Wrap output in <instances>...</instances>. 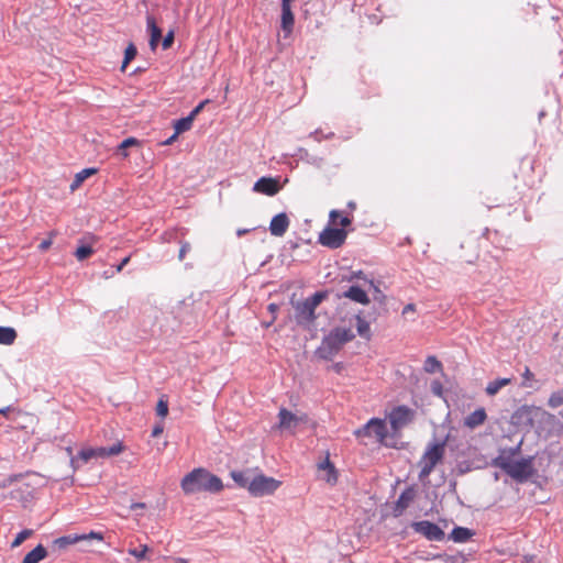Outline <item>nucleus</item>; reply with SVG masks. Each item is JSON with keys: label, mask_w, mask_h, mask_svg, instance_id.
Returning a JSON list of instances; mask_svg holds the SVG:
<instances>
[{"label": "nucleus", "mask_w": 563, "mask_h": 563, "mask_svg": "<svg viewBox=\"0 0 563 563\" xmlns=\"http://www.w3.org/2000/svg\"><path fill=\"white\" fill-rule=\"evenodd\" d=\"M178 135L179 134H176V131H175L174 134L170 137H168L163 144L164 145L173 144L176 141V139L178 137Z\"/></svg>", "instance_id": "obj_47"}, {"label": "nucleus", "mask_w": 563, "mask_h": 563, "mask_svg": "<svg viewBox=\"0 0 563 563\" xmlns=\"http://www.w3.org/2000/svg\"><path fill=\"white\" fill-rule=\"evenodd\" d=\"M124 450V446L121 441H117L110 448H86L82 449L78 453V459H80L84 462H88L91 459H106L110 456H115L122 453Z\"/></svg>", "instance_id": "obj_8"}, {"label": "nucleus", "mask_w": 563, "mask_h": 563, "mask_svg": "<svg viewBox=\"0 0 563 563\" xmlns=\"http://www.w3.org/2000/svg\"><path fill=\"white\" fill-rule=\"evenodd\" d=\"M147 30L150 32V46L154 51L162 37V30L157 26L155 18L147 15L146 18Z\"/></svg>", "instance_id": "obj_18"}, {"label": "nucleus", "mask_w": 563, "mask_h": 563, "mask_svg": "<svg viewBox=\"0 0 563 563\" xmlns=\"http://www.w3.org/2000/svg\"><path fill=\"white\" fill-rule=\"evenodd\" d=\"M527 563H530L533 560V556H525Z\"/></svg>", "instance_id": "obj_56"}, {"label": "nucleus", "mask_w": 563, "mask_h": 563, "mask_svg": "<svg viewBox=\"0 0 563 563\" xmlns=\"http://www.w3.org/2000/svg\"><path fill=\"white\" fill-rule=\"evenodd\" d=\"M415 311H416V306L413 303H408L404 307L402 314H407L409 312H415Z\"/></svg>", "instance_id": "obj_45"}, {"label": "nucleus", "mask_w": 563, "mask_h": 563, "mask_svg": "<svg viewBox=\"0 0 563 563\" xmlns=\"http://www.w3.org/2000/svg\"><path fill=\"white\" fill-rule=\"evenodd\" d=\"M355 338L349 328L333 329L322 341L318 352L322 358H332L341 347Z\"/></svg>", "instance_id": "obj_3"}, {"label": "nucleus", "mask_w": 563, "mask_h": 563, "mask_svg": "<svg viewBox=\"0 0 563 563\" xmlns=\"http://www.w3.org/2000/svg\"><path fill=\"white\" fill-rule=\"evenodd\" d=\"M346 235L344 229L327 228L320 233L319 242L323 246L338 249L345 242Z\"/></svg>", "instance_id": "obj_10"}, {"label": "nucleus", "mask_w": 563, "mask_h": 563, "mask_svg": "<svg viewBox=\"0 0 563 563\" xmlns=\"http://www.w3.org/2000/svg\"><path fill=\"white\" fill-rule=\"evenodd\" d=\"M173 43H174V32H173V31H169V32L165 35V37H164V40H163V43H162L163 48H164V49L169 48V47L173 45Z\"/></svg>", "instance_id": "obj_41"}, {"label": "nucleus", "mask_w": 563, "mask_h": 563, "mask_svg": "<svg viewBox=\"0 0 563 563\" xmlns=\"http://www.w3.org/2000/svg\"><path fill=\"white\" fill-rule=\"evenodd\" d=\"M486 419L487 415L485 409L478 408L465 418L464 426L470 429H475L476 427L482 426Z\"/></svg>", "instance_id": "obj_19"}, {"label": "nucleus", "mask_w": 563, "mask_h": 563, "mask_svg": "<svg viewBox=\"0 0 563 563\" xmlns=\"http://www.w3.org/2000/svg\"><path fill=\"white\" fill-rule=\"evenodd\" d=\"M510 378H499L494 382L488 383L486 387V393L490 396L496 395L504 386L510 384Z\"/></svg>", "instance_id": "obj_29"}, {"label": "nucleus", "mask_w": 563, "mask_h": 563, "mask_svg": "<svg viewBox=\"0 0 563 563\" xmlns=\"http://www.w3.org/2000/svg\"><path fill=\"white\" fill-rule=\"evenodd\" d=\"M523 377L526 379H531L533 377V374L531 373V371L527 367L525 373H523Z\"/></svg>", "instance_id": "obj_49"}, {"label": "nucleus", "mask_w": 563, "mask_h": 563, "mask_svg": "<svg viewBox=\"0 0 563 563\" xmlns=\"http://www.w3.org/2000/svg\"><path fill=\"white\" fill-rule=\"evenodd\" d=\"M444 454L443 444H432L430 445L424 454L422 455L419 465H420V478L428 477L433 471L434 466L442 460Z\"/></svg>", "instance_id": "obj_6"}, {"label": "nucleus", "mask_w": 563, "mask_h": 563, "mask_svg": "<svg viewBox=\"0 0 563 563\" xmlns=\"http://www.w3.org/2000/svg\"><path fill=\"white\" fill-rule=\"evenodd\" d=\"M387 434L386 423L379 418H372L365 426L354 431L357 439L375 437L380 443L384 442Z\"/></svg>", "instance_id": "obj_7"}, {"label": "nucleus", "mask_w": 563, "mask_h": 563, "mask_svg": "<svg viewBox=\"0 0 563 563\" xmlns=\"http://www.w3.org/2000/svg\"><path fill=\"white\" fill-rule=\"evenodd\" d=\"M412 529L431 541H441L444 539L443 530L438 525L428 520L413 522Z\"/></svg>", "instance_id": "obj_11"}, {"label": "nucleus", "mask_w": 563, "mask_h": 563, "mask_svg": "<svg viewBox=\"0 0 563 563\" xmlns=\"http://www.w3.org/2000/svg\"><path fill=\"white\" fill-rule=\"evenodd\" d=\"M279 429L285 430H292L295 429L299 423L307 422L308 417L306 415L297 416L292 413L291 411L287 410L286 408H282L278 412Z\"/></svg>", "instance_id": "obj_12"}, {"label": "nucleus", "mask_w": 563, "mask_h": 563, "mask_svg": "<svg viewBox=\"0 0 563 563\" xmlns=\"http://www.w3.org/2000/svg\"><path fill=\"white\" fill-rule=\"evenodd\" d=\"M295 18L291 8H282V29L289 34L292 31Z\"/></svg>", "instance_id": "obj_24"}, {"label": "nucleus", "mask_w": 563, "mask_h": 563, "mask_svg": "<svg viewBox=\"0 0 563 563\" xmlns=\"http://www.w3.org/2000/svg\"><path fill=\"white\" fill-rule=\"evenodd\" d=\"M95 539L98 541L103 540V536L101 532L91 531L88 534H69L64 536L55 540V544L59 548H66L67 545L78 543L80 541Z\"/></svg>", "instance_id": "obj_14"}, {"label": "nucleus", "mask_w": 563, "mask_h": 563, "mask_svg": "<svg viewBox=\"0 0 563 563\" xmlns=\"http://www.w3.org/2000/svg\"><path fill=\"white\" fill-rule=\"evenodd\" d=\"M194 119L192 115H187L186 118H181L174 122V129L176 134H181L186 131H189L192 126Z\"/></svg>", "instance_id": "obj_28"}, {"label": "nucleus", "mask_w": 563, "mask_h": 563, "mask_svg": "<svg viewBox=\"0 0 563 563\" xmlns=\"http://www.w3.org/2000/svg\"><path fill=\"white\" fill-rule=\"evenodd\" d=\"M96 173V168H85L77 173L74 177L73 183L70 184V190L75 191L76 189H78L87 178L95 175Z\"/></svg>", "instance_id": "obj_23"}, {"label": "nucleus", "mask_w": 563, "mask_h": 563, "mask_svg": "<svg viewBox=\"0 0 563 563\" xmlns=\"http://www.w3.org/2000/svg\"><path fill=\"white\" fill-rule=\"evenodd\" d=\"M334 136L332 131L324 133L322 130H316L311 133V137H313L317 142H321L323 140H330Z\"/></svg>", "instance_id": "obj_38"}, {"label": "nucleus", "mask_w": 563, "mask_h": 563, "mask_svg": "<svg viewBox=\"0 0 563 563\" xmlns=\"http://www.w3.org/2000/svg\"><path fill=\"white\" fill-rule=\"evenodd\" d=\"M330 219L334 224L341 225L342 229L351 224V219L349 217L341 216V212L338 210H332L330 212Z\"/></svg>", "instance_id": "obj_32"}, {"label": "nucleus", "mask_w": 563, "mask_h": 563, "mask_svg": "<svg viewBox=\"0 0 563 563\" xmlns=\"http://www.w3.org/2000/svg\"><path fill=\"white\" fill-rule=\"evenodd\" d=\"M131 256L124 257L121 263L117 266V272L120 273L123 267L130 262Z\"/></svg>", "instance_id": "obj_46"}, {"label": "nucleus", "mask_w": 563, "mask_h": 563, "mask_svg": "<svg viewBox=\"0 0 563 563\" xmlns=\"http://www.w3.org/2000/svg\"><path fill=\"white\" fill-rule=\"evenodd\" d=\"M144 507H145V505L143 503H137V504L132 505L131 508L134 509V508H144Z\"/></svg>", "instance_id": "obj_54"}, {"label": "nucleus", "mask_w": 563, "mask_h": 563, "mask_svg": "<svg viewBox=\"0 0 563 563\" xmlns=\"http://www.w3.org/2000/svg\"><path fill=\"white\" fill-rule=\"evenodd\" d=\"M415 412L407 406H398L394 408L388 418L394 431H398L409 424L413 419Z\"/></svg>", "instance_id": "obj_9"}, {"label": "nucleus", "mask_w": 563, "mask_h": 563, "mask_svg": "<svg viewBox=\"0 0 563 563\" xmlns=\"http://www.w3.org/2000/svg\"><path fill=\"white\" fill-rule=\"evenodd\" d=\"M173 563H188V561L183 558H175L173 559Z\"/></svg>", "instance_id": "obj_52"}, {"label": "nucleus", "mask_w": 563, "mask_h": 563, "mask_svg": "<svg viewBox=\"0 0 563 563\" xmlns=\"http://www.w3.org/2000/svg\"><path fill=\"white\" fill-rule=\"evenodd\" d=\"M253 190L266 196H275L280 190L278 179L273 177H261L253 187Z\"/></svg>", "instance_id": "obj_13"}, {"label": "nucleus", "mask_w": 563, "mask_h": 563, "mask_svg": "<svg viewBox=\"0 0 563 563\" xmlns=\"http://www.w3.org/2000/svg\"><path fill=\"white\" fill-rule=\"evenodd\" d=\"M473 531L464 527H455L451 532V539L455 542H466L473 537Z\"/></svg>", "instance_id": "obj_25"}, {"label": "nucleus", "mask_w": 563, "mask_h": 563, "mask_svg": "<svg viewBox=\"0 0 563 563\" xmlns=\"http://www.w3.org/2000/svg\"><path fill=\"white\" fill-rule=\"evenodd\" d=\"M441 389H442V386H441V384L439 382H435V383L432 384V390L435 394L440 395L441 394Z\"/></svg>", "instance_id": "obj_48"}, {"label": "nucleus", "mask_w": 563, "mask_h": 563, "mask_svg": "<svg viewBox=\"0 0 563 563\" xmlns=\"http://www.w3.org/2000/svg\"><path fill=\"white\" fill-rule=\"evenodd\" d=\"M423 369L429 374H434L438 372H442L443 366L442 363L435 356L431 355L426 358Z\"/></svg>", "instance_id": "obj_27"}, {"label": "nucleus", "mask_w": 563, "mask_h": 563, "mask_svg": "<svg viewBox=\"0 0 563 563\" xmlns=\"http://www.w3.org/2000/svg\"><path fill=\"white\" fill-rule=\"evenodd\" d=\"M46 556L47 550L44 545L38 544L23 558L22 563H38Z\"/></svg>", "instance_id": "obj_21"}, {"label": "nucleus", "mask_w": 563, "mask_h": 563, "mask_svg": "<svg viewBox=\"0 0 563 563\" xmlns=\"http://www.w3.org/2000/svg\"><path fill=\"white\" fill-rule=\"evenodd\" d=\"M139 140L135 139V137H128L125 140H123L119 145H118V152L124 157L126 158L129 156V153L126 152V150H129V147L131 146H135V145H139Z\"/></svg>", "instance_id": "obj_31"}, {"label": "nucleus", "mask_w": 563, "mask_h": 563, "mask_svg": "<svg viewBox=\"0 0 563 563\" xmlns=\"http://www.w3.org/2000/svg\"><path fill=\"white\" fill-rule=\"evenodd\" d=\"M493 465L504 471L518 483L527 482L536 473L533 457L517 459L514 450L501 451L500 454L493 460Z\"/></svg>", "instance_id": "obj_1"}, {"label": "nucleus", "mask_w": 563, "mask_h": 563, "mask_svg": "<svg viewBox=\"0 0 563 563\" xmlns=\"http://www.w3.org/2000/svg\"><path fill=\"white\" fill-rule=\"evenodd\" d=\"M356 329L357 333L365 339L371 338V327L369 323L362 318L361 316H356Z\"/></svg>", "instance_id": "obj_30"}, {"label": "nucleus", "mask_w": 563, "mask_h": 563, "mask_svg": "<svg viewBox=\"0 0 563 563\" xmlns=\"http://www.w3.org/2000/svg\"><path fill=\"white\" fill-rule=\"evenodd\" d=\"M255 471L251 468H246L243 471H232L231 477L232 479L242 488H246L249 490V487L252 483V479L254 478Z\"/></svg>", "instance_id": "obj_17"}, {"label": "nucleus", "mask_w": 563, "mask_h": 563, "mask_svg": "<svg viewBox=\"0 0 563 563\" xmlns=\"http://www.w3.org/2000/svg\"><path fill=\"white\" fill-rule=\"evenodd\" d=\"M416 497V490L413 487L406 488L399 496L396 503V509L402 511L413 501Z\"/></svg>", "instance_id": "obj_22"}, {"label": "nucleus", "mask_w": 563, "mask_h": 563, "mask_svg": "<svg viewBox=\"0 0 563 563\" xmlns=\"http://www.w3.org/2000/svg\"><path fill=\"white\" fill-rule=\"evenodd\" d=\"M52 244H53V241L51 239L43 240L40 243L38 249H40V251L45 252L52 246Z\"/></svg>", "instance_id": "obj_43"}, {"label": "nucleus", "mask_w": 563, "mask_h": 563, "mask_svg": "<svg viewBox=\"0 0 563 563\" xmlns=\"http://www.w3.org/2000/svg\"><path fill=\"white\" fill-rule=\"evenodd\" d=\"M156 413L157 416L165 418L168 415V404L164 399H159L156 405Z\"/></svg>", "instance_id": "obj_39"}, {"label": "nucleus", "mask_w": 563, "mask_h": 563, "mask_svg": "<svg viewBox=\"0 0 563 563\" xmlns=\"http://www.w3.org/2000/svg\"><path fill=\"white\" fill-rule=\"evenodd\" d=\"M34 534L32 529H24L16 534L14 540L11 543V548L20 547L26 539L31 538Z\"/></svg>", "instance_id": "obj_34"}, {"label": "nucleus", "mask_w": 563, "mask_h": 563, "mask_svg": "<svg viewBox=\"0 0 563 563\" xmlns=\"http://www.w3.org/2000/svg\"><path fill=\"white\" fill-rule=\"evenodd\" d=\"M16 339V332L13 328L0 327V344L11 345Z\"/></svg>", "instance_id": "obj_26"}, {"label": "nucleus", "mask_w": 563, "mask_h": 563, "mask_svg": "<svg viewBox=\"0 0 563 563\" xmlns=\"http://www.w3.org/2000/svg\"><path fill=\"white\" fill-rule=\"evenodd\" d=\"M164 431V428L162 424H156L154 428H153V431H152V437L154 438H157L159 437Z\"/></svg>", "instance_id": "obj_44"}, {"label": "nucleus", "mask_w": 563, "mask_h": 563, "mask_svg": "<svg viewBox=\"0 0 563 563\" xmlns=\"http://www.w3.org/2000/svg\"><path fill=\"white\" fill-rule=\"evenodd\" d=\"M137 49L133 43H130L124 51V59L122 62L121 69L124 70L128 64L135 58Z\"/></svg>", "instance_id": "obj_33"}, {"label": "nucleus", "mask_w": 563, "mask_h": 563, "mask_svg": "<svg viewBox=\"0 0 563 563\" xmlns=\"http://www.w3.org/2000/svg\"><path fill=\"white\" fill-rule=\"evenodd\" d=\"M343 297L362 305H367L369 302L366 291L358 286H351L346 291H344Z\"/></svg>", "instance_id": "obj_20"}, {"label": "nucleus", "mask_w": 563, "mask_h": 563, "mask_svg": "<svg viewBox=\"0 0 563 563\" xmlns=\"http://www.w3.org/2000/svg\"><path fill=\"white\" fill-rule=\"evenodd\" d=\"M278 309L277 305L276 303H271L268 306V310L272 311V312H275L276 310Z\"/></svg>", "instance_id": "obj_53"}, {"label": "nucleus", "mask_w": 563, "mask_h": 563, "mask_svg": "<svg viewBox=\"0 0 563 563\" xmlns=\"http://www.w3.org/2000/svg\"><path fill=\"white\" fill-rule=\"evenodd\" d=\"M289 227V219L286 213L276 214L269 224V231L275 236H283Z\"/></svg>", "instance_id": "obj_16"}, {"label": "nucleus", "mask_w": 563, "mask_h": 563, "mask_svg": "<svg viewBox=\"0 0 563 563\" xmlns=\"http://www.w3.org/2000/svg\"><path fill=\"white\" fill-rule=\"evenodd\" d=\"M191 250V246H190V243L189 242H181L180 243V249H179V253H178V260L179 261H183L186 256V254Z\"/></svg>", "instance_id": "obj_40"}, {"label": "nucleus", "mask_w": 563, "mask_h": 563, "mask_svg": "<svg viewBox=\"0 0 563 563\" xmlns=\"http://www.w3.org/2000/svg\"><path fill=\"white\" fill-rule=\"evenodd\" d=\"M93 254V249L89 245H81L77 247L75 256L78 261H85Z\"/></svg>", "instance_id": "obj_35"}, {"label": "nucleus", "mask_w": 563, "mask_h": 563, "mask_svg": "<svg viewBox=\"0 0 563 563\" xmlns=\"http://www.w3.org/2000/svg\"><path fill=\"white\" fill-rule=\"evenodd\" d=\"M294 0H282V8H291V2Z\"/></svg>", "instance_id": "obj_50"}, {"label": "nucleus", "mask_w": 563, "mask_h": 563, "mask_svg": "<svg viewBox=\"0 0 563 563\" xmlns=\"http://www.w3.org/2000/svg\"><path fill=\"white\" fill-rule=\"evenodd\" d=\"M250 231H251L250 229H239L236 231V234H238V236H242V235L249 233Z\"/></svg>", "instance_id": "obj_51"}, {"label": "nucleus", "mask_w": 563, "mask_h": 563, "mask_svg": "<svg viewBox=\"0 0 563 563\" xmlns=\"http://www.w3.org/2000/svg\"><path fill=\"white\" fill-rule=\"evenodd\" d=\"M147 552H148V547L145 544L141 545L140 549H129V554L134 556L139 561L144 560Z\"/></svg>", "instance_id": "obj_37"}, {"label": "nucleus", "mask_w": 563, "mask_h": 563, "mask_svg": "<svg viewBox=\"0 0 563 563\" xmlns=\"http://www.w3.org/2000/svg\"><path fill=\"white\" fill-rule=\"evenodd\" d=\"M548 404L551 408H556L563 405V389L554 391L550 396Z\"/></svg>", "instance_id": "obj_36"}, {"label": "nucleus", "mask_w": 563, "mask_h": 563, "mask_svg": "<svg viewBox=\"0 0 563 563\" xmlns=\"http://www.w3.org/2000/svg\"><path fill=\"white\" fill-rule=\"evenodd\" d=\"M0 413H4V411H3V410H0Z\"/></svg>", "instance_id": "obj_57"}, {"label": "nucleus", "mask_w": 563, "mask_h": 563, "mask_svg": "<svg viewBox=\"0 0 563 563\" xmlns=\"http://www.w3.org/2000/svg\"><path fill=\"white\" fill-rule=\"evenodd\" d=\"M325 298V294L318 291L311 297L298 302L296 306V318L299 323L312 322L316 319V308Z\"/></svg>", "instance_id": "obj_4"}, {"label": "nucleus", "mask_w": 563, "mask_h": 563, "mask_svg": "<svg viewBox=\"0 0 563 563\" xmlns=\"http://www.w3.org/2000/svg\"><path fill=\"white\" fill-rule=\"evenodd\" d=\"M208 103V100L201 101L190 113L189 115H192V119L195 120L196 117L202 111L205 106Z\"/></svg>", "instance_id": "obj_42"}, {"label": "nucleus", "mask_w": 563, "mask_h": 563, "mask_svg": "<svg viewBox=\"0 0 563 563\" xmlns=\"http://www.w3.org/2000/svg\"><path fill=\"white\" fill-rule=\"evenodd\" d=\"M347 206H349V208H351V209H355V207H356V205H355V202H354V201H350V202L347 203Z\"/></svg>", "instance_id": "obj_55"}, {"label": "nucleus", "mask_w": 563, "mask_h": 563, "mask_svg": "<svg viewBox=\"0 0 563 563\" xmlns=\"http://www.w3.org/2000/svg\"><path fill=\"white\" fill-rule=\"evenodd\" d=\"M282 482L274 477L266 476L262 473H255L254 478L249 487V493L254 497H262L274 494Z\"/></svg>", "instance_id": "obj_5"}, {"label": "nucleus", "mask_w": 563, "mask_h": 563, "mask_svg": "<svg viewBox=\"0 0 563 563\" xmlns=\"http://www.w3.org/2000/svg\"><path fill=\"white\" fill-rule=\"evenodd\" d=\"M180 486L186 495L201 492L219 493L223 489L221 478L202 467L189 472L181 479Z\"/></svg>", "instance_id": "obj_2"}, {"label": "nucleus", "mask_w": 563, "mask_h": 563, "mask_svg": "<svg viewBox=\"0 0 563 563\" xmlns=\"http://www.w3.org/2000/svg\"><path fill=\"white\" fill-rule=\"evenodd\" d=\"M318 476L320 479L324 481L330 485H335L338 482V472L334 465L329 460V456L325 460L318 464Z\"/></svg>", "instance_id": "obj_15"}]
</instances>
